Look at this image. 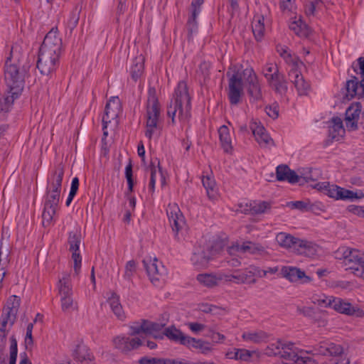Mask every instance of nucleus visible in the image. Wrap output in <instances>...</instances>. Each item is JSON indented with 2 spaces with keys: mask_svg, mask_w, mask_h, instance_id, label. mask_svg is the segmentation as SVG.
<instances>
[{
  "mask_svg": "<svg viewBox=\"0 0 364 364\" xmlns=\"http://www.w3.org/2000/svg\"><path fill=\"white\" fill-rule=\"evenodd\" d=\"M57 287L60 297L73 295L70 274L63 273L62 277L59 279Z\"/></svg>",
  "mask_w": 364,
  "mask_h": 364,
  "instance_id": "37998d69",
  "label": "nucleus"
},
{
  "mask_svg": "<svg viewBox=\"0 0 364 364\" xmlns=\"http://www.w3.org/2000/svg\"><path fill=\"white\" fill-rule=\"evenodd\" d=\"M202 183L206 190L208 198L211 200H217L219 198V193L215 180L209 176H203Z\"/></svg>",
  "mask_w": 364,
  "mask_h": 364,
  "instance_id": "c03bdc74",
  "label": "nucleus"
},
{
  "mask_svg": "<svg viewBox=\"0 0 364 364\" xmlns=\"http://www.w3.org/2000/svg\"><path fill=\"white\" fill-rule=\"evenodd\" d=\"M113 344L119 350L128 353L143 346V340L138 336H118L113 339Z\"/></svg>",
  "mask_w": 364,
  "mask_h": 364,
  "instance_id": "a211bd4d",
  "label": "nucleus"
},
{
  "mask_svg": "<svg viewBox=\"0 0 364 364\" xmlns=\"http://www.w3.org/2000/svg\"><path fill=\"white\" fill-rule=\"evenodd\" d=\"M191 96L188 87L184 81L178 82L175 90L174 96L168 107L167 114L171 117L172 122H176V118L185 122L190 117Z\"/></svg>",
  "mask_w": 364,
  "mask_h": 364,
  "instance_id": "7ed1b4c3",
  "label": "nucleus"
},
{
  "mask_svg": "<svg viewBox=\"0 0 364 364\" xmlns=\"http://www.w3.org/2000/svg\"><path fill=\"white\" fill-rule=\"evenodd\" d=\"M287 206L291 209H297L301 211H306L309 209V203L302 200L291 201L287 203Z\"/></svg>",
  "mask_w": 364,
  "mask_h": 364,
  "instance_id": "680f3d73",
  "label": "nucleus"
},
{
  "mask_svg": "<svg viewBox=\"0 0 364 364\" xmlns=\"http://www.w3.org/2000/svg\"><path fill=\"white\" fill-rule=\"evenodd\" d=\"M186 347L188 348H193L198 350L200 353L207 355L212 352L213 348V345L202 339H197L193 337L189 338Z\"/></svg>",
  "mask_w": 364,
  "mask_h": 364,
  "instance_id": "a19ab883",
  "label": "nucleus"
},
{
  "mask_svg": "<svg viewBox=\"0 0 364 364\" xmlns=\"http://www.w3.org/2000/svg\"><path fill=\"white\" fill-rule=\"evenodd\" d=\"M267 26L268 20L263 15H255L252 21V29L254 36L257 41L262 40Z\"/></svg>",
  "mask_w": 364,
  "mask_h": 364,
  "instance_id": "c85d7f7f",
  "label": "nucleus"
},
{
  "mask_svg": "<svg viewBox=\"0 0 364 364\" xmlns=\"http://www.w3.org/2000/svg\"><path fill=\"white\" fill-rule=\"evenodd\" d=\"M166 213L173 231L177 234L186 226L185 219L180 208L176 203L169 204Z\"/></svg>",
  "mask_w": 364,
  "mask_h": 364,
  "instance_id": "6ab92c4d",
  "label": "nucleus"
},
{
  "mask_svg": "<svg viewBox=\"0 0 364 364\" xmlns=\"http://www.w3.org/2000/svg\"><path fill=\"white\" fill-rule=\"evenodd\" d=\"M143 263L152 284L159 286L166 279V269L165 267L156 258L144 259Z\"/></svg>",
  "mask_w": 364,
  "mask_h": 364,
  "instance_id": "9b49d317",
  "label": "nucleus"
},
{
  "mask_svg": "<svg viewBox=\"0 0 364 364\" xmlns=\"http://www.w3.org/2000/svg\"><path fill=\"white\" fill-rule=\"evenodd\" d=\"M144 58L141 55L137 56L133 60L130 67V74L133 80H137L143 73Z\"/></svg>",
  "mask_w": 364,
  "mask_h": 364,
  "instance_id": "09e8293b",
  "label": "nucleus"
},
{
  "mask_svg": "<svg viewBox=\"0 0 364 364\" xmlns=\"http://www.w3.org/2000/svg\"><path fill=\"white\" fill-rule=\"evenodd\" d=\"M13 326L0 321V364H4L7 335Z\"/></svg>",
  "mask_w": 364,
  "mask_h": 364,
  "instance_id": "79ce46f5",
  "label": "nucleus"
},
{
  "mask_svg": "<svg viewBox=\"0 0 364 364\" xmlns=\"http://www.w3.org/2000/svg\"><path fill=\"white\" fill-rule=\"evenodd\" d=\"M25 54L21 45L14 44L6 58L4 66V79L8 87L22 91L24 84L26 68L23 65Z\"/></svg>",
  "mask_w": 364,
  "mask_h": 364,
  "instance_id": "f257e3e1",
  "label": "nucleus"
},
{
  "mask_svg": "<svg viewBox=\"0 0 364 364\" xmlns=\"http://www.w3.org/2000/svg\"><path fill=\"white\" fill-rule=\"evenodd\" d=\"M264 354L267 356H279L284 363L277 364H317L308 352L299 349L294 343L277 341L267 346Z\"/></svg>",
  "mask_w": 364,
  "mask_h": 364,
  "instance_id": "f03ea898",
  "label": "nucleus"
},
{
  "mask_svg": "<svg viewBox=\"0 0 364 364\" xmlns=\"http://www.w3.org/2000/svg\"><path fill=\"white\" fill-rule=\"evenodd\" d=\"M107 302L112 313L117 318V319L124 321L126 318V315L120 303L119 297L117 294L111 293V296L107 299Z\"/></svg>",
  "mask_w": 364,
  "mask_h": 364,
  "instance_id": "58836bf2",
  "label": "nucleus"
},
{
  "mask_svg": "<svg viewBox=\"0 0 364 364\" xmlns=\"http://www.w3.org/2000/svg\"><path fill=\"white\" fill-rule=\"evenodd\" d=\"M329 136L336 141L343 139L346 129L343 127V121L339 117H333L328 127Z\"/></svg>",
  "mask_w": 364,
  "mask_h": 364,
  "instance_id": "2f4dec72",
  "label": "nucleus"
},
{
  "mask_svg": "<svg viewBox=\"0 0 364 364\" xmlns=\"http://www.w3.org/2000/svg\"><path fill=\"white\" fill-rule=\"evenodd\" d=\"M338 252L342 255L346 269L350 270L355 277L364 279V253L350 247H342Z\"/></svg>",
  "mask_w": 364,
  "mask_h": 364,
  "instance_id": "423d86ee",
  "label": "nucleus"
},
{
  "mask_svg": "<svg viewBox=\"0 0 364 364\" xmlns=\"http://www.w3.org/2000/svg\"><path fill=\"white\" fill-rule=\"evenodd\" d=\"M81 242V234L79 231H72L69 234V250L72 252L73 260L74 274L77 276L80 272L82 258L79 252V247Z\"/></svg>",
  "mask_w": 364,
  "mask_h": 364,
  "instance_id": "dca6fc26",
  "label": "nucleus"
},
{
  "mask_svg": "<svg viewBox=\"0 0 364 364\" xmlns=\"http://www.w3.org/2000/svg\"><path fill=\"white\" fill-rule=\"evenodd\" d=\"M354 71L360 75L361 80L354 77L346 82V97L353 98L354 97H361L364 96V57L358 59L357 63L353 65Z\"/></svg>",
  "mask_w": 364,
  "mask_h": 364,
  "instance_id": "6e6552de",
  "label": "nucleus"
},
{
  "mask_svg": "<svg viewBox=\"0 0 364 364\" xmlns=\"http://www.w3.org/2000/svg\"><path fill=\"white\" fill-rule=\"evenodd\" d=\"M9 91L4 95L0 100V110L8 112L11 107L14 100L17 99L21 93V91L16 92V89L8 87Z\"/></svg>",
  "mask_w": 364,
  "mask_h": 364,
  "instance_id": "e433bc0d",
  "label": "nucleus"
},
{
  "mask_svg": "<svg viewBox=\"0 0 364 364\" xmlns=\"http://www.w3.org/2000/svg\"><path fill=\"white\" fill-rule=\"evenodd\" d=\"M200 309L204 313H210L213 314H221L222 312L224 311L223 309L209 304H202L200 306Z\"/></svg>",
  "mask_w": 364,
  "mask_h": 364,
  "instance_id": "052dcab7",
  "label": "nucleus"
},
{
  "mask_svg": "<svg viewBox=\"0 0 364 364\" xmlns=\"http://www.w3.org/2000/svg\"><path fill=\"white\" fill-rule=\"evenodd\" d=\"M280 275L289 280L290 282H297L302 280V282L307 283L311 281L309 277L300 269L291 266H283L280 269Z\"/></svg>",
  "mask_w": 364,
  "mask_h": 364,
  "instance_id": "393cba45",
  "label": "nucleus"
},
{
  "mask_svg": "<svg viewBox=\"0 0 364 364\" xmlns=\"http://www.w3.org/2000/svg\"><path fill=\"white\" fill-rule=\"evenodd\" d=\"M269 86L277 93L284 94L287 91V82L283 74L279 72L267 80Z\"/></svg>",
  "mask_w": 364,
  "mask_h": 364,
  "instance_id": "72a5a7b5",
  "label": "nucleus"
},
{
  "mask_svg": "<svg viewBox=\"0 0 364 364\" xmlns=\"http://www.w3.org/2000/svg\"><path fill=\"white\" fill-rule=\"evenodd\" d=\"M315 354L337 357L343 353V348L330 342H322L314 348Z\"/></svg>",
  "mask_w": 364,
  "mask_h": 364,
  "instance_id": "cd10ccee",
  "label": "nucleus"
},
{
  "mask_svg": "<svg viewBox=\"0 0 364 364\" xmlns=\"http://www.w3.org/2000/svg\"><path fill=\"white\" fill-rule=\"evenodd\" d=\"M250 129L255 136V140L262 148H267L274 146V141L265 130L264 127L256 121L250 124Z\"/></svg>",
  "mask_w": 364,
  "mask_h": 364,
  "instance_id": "4be33fe9",
  "label": "nucleus"
},
{
  "mask_svg": "<svg viewBox=\"0 0 364 364\" xmlns=\"http://www.w3.org/2000/svg\"><path fill=\"white\" fill-rule=\"evenodd\" d=\"M161 109L158 102L156 90L150 87L148 90L146 112L145 114V136L149 139L161 129Z\"/></svg>",
  "mask_w": 364,
  "mask_h": 364,
  "instance_id": "20e7f679",
  "label": "nucleus"
},
{
  "mask_svg": "<svg viewBox=\"0 0 364 364\" xmlns=\"http://www.w3.org/2000/svg\"><path fill=\"white\" fill-rule=\"evenodd\" d=\"M244 82L247 84V92L255 100L262 98V90L257 77L252 68H247L242 70Z\"/></svg>",
  "mask_w": 364,
  "mask_h": 364,
  "instance_id": "f3484780",
  "label": "nucleus"
},
{
  "mask_svg": "<svg viewBox=\"0 0 364 364\" xmlns=\"http://www.w3.org/2000/svg\"><path fill=\"white\" fill-rule=\"evenodd\" d=\"M60 54L39 49L37 68L42 75H49L56 70Z\"/></svg>",
  "mask_w": 364,
  "mask_h": 364,
  "instance_id": "9d476101",
  "label": "nucleus"
},
{
  "mask_svg": "<svg viewBox=\"0 0 364 364\" xmlns=\"http://www.w3.org/2000/svg\"><path fill=\"white\" fill-rule=\"evenodd\" d=\"M150 173V180L149 183V191L152 194L155 191V185L156 181H159L161 186L163 187L166 185V178L162 173L160 167V163L157 159L151 161L150 166L148 168Z\"/></svg>",
  "mask_w": 364,
  "mask_h": 364,
  "instance_id": "b1692460",
  "label": "nucleus"
},
{
  "mask_svg": "<svg viewBox=\"0 0 364 364\" xmlns=\"http://www.w3.org/2000/svg\"><path fill=\"white\" fill-rule=\"evenodd\" d=\"M267 334L262 330H253L243 332L242 339L246 342L260 343L267 339Z\"/></svg>",
  "mask_w": 364,
  "mask_h": 364,
  "instance_id": "a18cd8bd",
  "label": "nucleus"
},
{
  "mask_svg": "<svg viewBox=\"0 0 364 364\" xmlns=\"http://www.w3.org/2000/svg\"><path fill=\"white\" fill-rule=\"evenodd\" d=\"M60 306L63 312L75 311L77 309V304L73 298V295L60 297Z\"/></svg>",
  "mask_w": 364,
  "mask_h": 364,
  "instance_id": "3c124183",
  "label": "nucleus"
},
{
  "mask_svg": "<svg viewBox=\"0 0 364 364\" xmlns=\"http://www.w3.org/2000/svg\"><path fill=\"white\" fill-rule=\"evenodd\" d=\"M276 241L278 245L285 249L291 250L293 252L296 247L298 237H295L291 234L281 232L276 235Z\"/></svg>",
  "mask_w": 364,
  "mask_h": 364,
  "instance_id": "ea45409f",
  "label": "nucleus"
},
{
  "mask_svg": "<svg viewBox=\"0 0 364 364\" xmlns=\"http://www.w3.org/2000/svg\"><path fill=\"white\" fill-rule=\"evenodd\" d=\"M196 279L201 285L213 288L221 282L220 272L200 274L197 276Z\"/></svg>",
  "mask_w": 364,
  "mask_h": 364,
  "instance_id": "c9c22d12",
  "label": "nucleus"
},
{
  "mask_svg": "<svg viewBox=\"0 0 364 364\" xmlns=\"http://www.w3.org/2000/svg\"><path fill=\"white\" fill-rule=\"evenodd\" d=\"M165 336L171 341L186 346L190 336L184 334L180 329L171 326L164 329Z\"/></svg>",
  "mask_w": 364,
  "mask_h": 364,
  "instance_id": "473e14b6",
  "label": "nucleus"
},
{
  "mask_svg": "<svg viewBox=\"0 0 364 364\" xmlns=\"http://www.w3.org/2000/svg\"><path fill=\"white\" fill-rule=\"evenodd\" d=\"M277 73H279V69L277 65L274 63H267L262 70V73L266 80H268L269 77L276 75Z\"/></svg>",
  "mask_w": 364,
  "mask_h": 364,
  "instance_id": "13d9d810",
  "label": "nucleus"
},
{
  "mask_svg": "<svg viewBox=\"0 0 364 364\" xmlns=\"http://www.w3.org/2000/svg\"><path fill=\"white\" fill-rule=\"evenodd\" d=\"M316 173H318V170H313L311 168L304 169L303 171H301L299 174V183H301V179H303L305 182L316 181L315 176Z\"/></svg>",
  "mask_w": 364,
  "mask_h": 364,
  "instance_id": "5fc2aeb1",
  "label": "nucleus"
},
{
  "mask_svg": "<svg viewBox=\"0 0 364 364\" xmlns=\"http://www.w3.org/2000/svg\"><path fill=\"white\" fill-rule=\"evenodd\" d=\"M277 179L279 181H288L294 184L299 183V176L294 171L291 170L287 165H279L276 168Z\"/></svg>",
  "mask_w": 364,
  "mask_h": 364,
  "instance_id": "c756f323",
  "label": "nucleus"
},
{
  "mask_svg": "<svg viewBox=\"0 0 364 364\" xmlns=\"http://www.w3.org/2000/svg\"><path fill=\"white\" fill-rule=\"evenodd\" d=\"M220 144L224 151L230 153L232 150V139L229 129L227 126L223 125L218 129Z\"/></svg>",
  "mask_w": 364,
  "mask_h": 364,
  "instance_id": "49530a36",
  "label": "nucleus"
},
{
  "mask_svg": "<svg viewBox=\"0 0 364 364\" xmlns=\"http://www.w3.org/2000/svg\"><path fill=\"white\" fill-rule=\"evenodd\" d=\"M314 303H316V301H314ZM316 303L319 306L331 307L341 314L348 316L354 315L356 312H358L357 315L358 316L363 314V311L358 309H356L350 303L345 301L341 298L323 296V298L317 299Z\"/></svg>",
  "mask_w": 364,
  "mask_h": 364,
  "instance_id": "1a4fd4ad",
  "label": "nucleus"
},
{
  "mask_svg": "<svg viewBox=\"0 0 364 364\" xmlns=\"http://www.w3.org/2000/svg\"><path fill=\"white\" fill-rule=\"evenodd\" d=\"M240 277L241 284H254L256 280L253 278L251 267L245 269H240Z\"/></svg>",
  "mask_w": 364,
  "mask_h": 364,
  "instance_id": "864d4df0",
  "label": "nucleus"
},
{
  "mask_svg": "<svg viewBox=\"0 0 364 364\" xmlns=\"http://www.w3.org/2000/svg\"><path fill=\"white\" fill-rule=\"evenodd\" d=\"M221 282L226 283H234L240 284V269L233 270L230 272H220Z\"/></svg>",
  "mask_w": 364,
  "mask_h": 364,
  "instance_id": "8fccbe9b",
  "label": "nucleus"
},
{
  "mask_svg": "<svg viewBox=\"0 0 364 364\" xmlns=\"http://www.w3.org/2000/svg\"><path fill=\"white\" fill-rule=\"evenodd\" d=\"M242 72L233 74L228 82V98L231 105H237L241 100L243 92Z\"/></svg>",
  "mask_w": 364,
  "mask_h": 364,
  "instance_id": "ddd939ff",
  "label": "nucleus"
},
{
  "mask_svg": "<svg viewBox=\"0 0 364 364\" xmlns=\"http://www.w3.org/2000/svg\"><path fill=\"white\" fill-rule=\"evenodd\" d=\"M259 358V353L256 350H249L247 349H237L235 353V358L237 360L243 361H250L252 358Z\"/></svg>",
  "mask_w": 364,
  "mask_h": 364,
  "instance_id": "603ef678",
  "label": "nucleus"
},
{
  "mask_svg": "<svg viewBox=\"0 0 364 364\" xmlns=\"http://www.w3.org/2000/svg\"><path fill=\"white\" fill-rule=\"evenodd\" d=\"M186 325L188 326V328L191 330V332L196 334L200 333L207 328V326H205V324L198 322H188Z\"/></svg>",
  "mask_w": 364,
  "mask_h": 364,
  "instance_id": "69168bd1",
  "label": "nucleus"
},
{
  "mask_svg": "<svg viewBox=\"0 0 364 364\" xmlns=\"http://www.w3.org/2000/svg\"><path fill=\"white\" fill-rule=\"evenodd\" d=\"M62 40L59 37L57 29H51L45 36L40 49L48 52L61 53Z\"/></svg>",
  "mask_w": 364,
  "mask_h": 364,
  "instance_id": "412c9836",
  "label": "nucleus"
},
{
  "mask_svg": "<svg viewBox=\"0 0 364 364\" xmlns=\"http://www.w3.org/2000/svg\"><path fill=\"white\" fill-rule=\"evenodd\" d=\"M17 341L14 336H11L10 338V358H9V364H16V358H17Z\"/></svg>",
  "mask_w": 364,
  "mask_h": 364,
  "instance_id": "6e6d98bb",
  "label": "nucleus"
},
{
  "mask_svg": "<svg viewBox=\"0 0 364 364\" xmlns=\"http://www.w3.org/2000/svg\"><path fill=\"white\" fill-rule=\"evenodd\" d=\"M289 28L297 36L303 38L308 37L311 33L310 28L303 22L300 17L295 16L289 23Z\"/></svg>",
  "mask_w": 364,
  "mask_h": 364,
  "instance_id": "4c0bfd02",
  "label": "nucleus"
},
{
  "mask_svg": "<svg viewBox=\"0 0 364 364\" xmlns=\"http://www.w3.org/2000/svg\"><path fill=\"white\" fill-rule=\"evenodd\" d=\"M73 356L81 364H95V358L86 346L78 345Z\"/></svg>",
  "mask_w": 364,
  "mask_h": 364,
  "instance_id": "f704fd0d",
  "label": "nucleus"
},
{
  "mask_svg": "<svg viewBox=\"0 0 364 364\" xmlns=\"http://www.w3.org/2000/svg\"><path fill=\"white\" fill-rule=\"evenodd\" d=\"M228 252L230 255H238L245 252L259 256L268 255L267 250L264 246L259 243L250 241L244 242L242 245L238 243L234 244L228 247Z\"/></svg>",
  "mask_w": 364,
  "mask_h": 364,
  "instance_id": "4468645a",
  "label": "nucleus"
},
{
  "mask_svg": "<svg viewBox=\"0 0 364 364\" xmlns=\"http://www.w3.org/2000/svg\"><path fill=\"white\" fill-rule=\"evenodd\" d=\"M277 50L284 60L288 63H293L294 58L291 54L290 50L284 46H279L277 47Z\"/></svg>",
  "mask_w": 364,
  "mask_h": 364,
  "instance_id": "4d7b16f0",
  "label": "nucleus"
},
{
  "mask_svg": "<svg viewBox=\"0 0 364 364\" xmlns=\"http://www.w3.org/2000/svg\"><path fill=\"white\" fill-rule=\"evenodd\" d=\"M270 209V204L265 201H251L242 203L239 205V211L245 214L257 215L266 213Z\"/></svg>",
  "mask_w": 364,
  "mask_h": 364,
  "instance_id": "a878e982",
  "label": "nucleus"
},
{
  "mask_svg": "<svg viewBox=\"0 0 364 364\" xmlns=\"http://www.w3.org/2000/svg\"><path fill=\"white\" fill-rule=\"evenodd\" d=\"M318 250V245L313 242L299 238L294 252L306 257H312L317 253Z\"/></svg>",
  "mask_w": 364,
  "mask_h": 364,
  "instance_id": "7c9ffc66",
  "label": "nucleus"
},
{
  "mask_svg": "<svg viewBox=\"0 0 364 364\" xmlns=\"http://www.w3.org/2000/svg\"><path fill=\"white\" fill-rule=\"evenodd\" d=\"M136 264L134 260H130L127 262L125 266L124 277L129 279L136 272Z\"/></svg>",
  "mask_w": 364,
  "mask_h": 364,
  "instance_id": "338daca9",
  "label": "nucleus"
},
{
  "mask_svg": "<svg viewBox=\"0 0 364 364\" xmlns=\"http://www.w3.org/2000/svg\"><path fill=\"white\" fill-rule=\"evenodd\" d=\"M318 5L312 1L308 2L305 6V14L307 16H314L316 14V9Z\"/></svg>",
  "mask_w": 364,
  "mask_h": 364,
  "instance_id": "774afa93",
  "label": "nucleus"
},
{
  "mask_svg": "<svg viewBox=\"0 0 364 364\" xmlns=\"http://www.w3.org/2000/svg\"><path fill=\"white\" fill-rule=\"evenodd\" d=\"M361 110L362 105L360 103H353L346 109L345 124L348 131L352 132L358 129Z\"/></svg>",
  "mask_w": 364,
  "mask_h": 364,
  "instance_id": "5701e85b",
  "label": "nucleus"
},
{
  "mask_svg": "<svg viewBox=\"0 0 364 364\" xmlns=\"http://www.w3.org/2000/svg\"><path fill=\"white\" fill-rule=\"evenodd\" d=\"M218 245L213 247L209 246L206 248L201 247H195L191 260L192 264L197 268L206 267L209 262L216 257L218 254Z\"/></svg>",
  "mask_w": 364,
  "mask_h": 364,
  "instance_id": "f8f14e48",
  "label": "nucleus"
},
{
  "mask_svg": "<svg viewBox=\"0 0 364 364\" xmlns=\"http://www.w3.org/2000/svg\"><path fill=\"white\" fill-rule=\"evenodd\" d=\"M21 304L19 296L12 295L9 296L2 310L0 321L14 326L16 321V316Z\"/></svg>",
  "mask_w": 364,
  "mask_h": 364,
  "instance_id": "2eb2a0df",
  "label": "nucleus"
},
{
  "mask_svg": "<svg viewBox=\"0 0 364 364\" xmlns=\"http://www.w3.org/2000/svg\"><path fill=\"white\" fill-rule=\"evenodd\" d=\"M121 112V102L117 97H112L106 104L105 112L102 117L103 129L112 120L117 118Z\"/></svg>",
  "mask_w": 364,
  "mask_h": 364,
  "instance_id": "aec40b11",
  "label": "nucleus"
},
{
  "mask_svg": "<svg viewBox=\"0 0 364 364\" xmlns=\"http://www.w3.org/2000/svg\"><path fill=\"white\" fill-rule=\"evenodd\" d=\"M280 8L284 13H291L296 9L294 0H281Z\"/></svg>",
  "mask_w": 364,
  "mask_h": 364,
  "instance_id": "e2e57ef3",
  "label": "nucleus"
},
{
  "mask_svg": "<svg viewBox=\"0 0 364 364\" xmlns=\"http://www.w3.org/2000/svg\"><path fill=\"white\" fill-rule=\"evenodd\" d=\"M63 176V166L62 164L55 166L48 178L45 199L46 202L58 205L60 198Z\"/></svg>",
  "mask_w": 364,
  "mask_h": 364,
  "instance_id": "0eeeda50",
  "label": "nucleus"
},
{
  "mask_svg": "<svg viewBox=\"0 0 364 364\" xmlns=\"http://www.w3.org/2000/svg\"><path fill=\"white\" fill-rule=\"evenodd\" d=\"M58 207V205L45 201L44 209L42 213V223L43 226L46 227L52 224Z\"/></svg>",
  "mask_w": 364,
  "mask_h": 364,
  "instance_id": "de8ad7c7",
  "label": "nucleus"
},
{
  "mask_svg": "<svg viewBox=\"0 0 364 364\" xmlns=\"http://www.w3.org/2000/svg\"><path fill=\"white\" fill-rule=\"evenodd\" d=\"M312 187L323 192L328 197L335 200H358L364 198L362 191H350L340 187L336 184H331L329 182H318L312 185Z\"/></svg>",
  "mask_w": 364,
  "mask_h": 364,
  "instance_id": "39448f33",
  "label": "nucleus"
},
{
  "mask_svg": "<svg viewBox=\"0 0 364 364\" xmlns=\"http://www.w3.org/2000/svg\"><path fill=\"white\" fill-rule=\"evenodd\" d=\"M200 11L199 10H193L192 11V16L188 19L187 26L188 31L191 34H193V33L196 32L198 26H197V22H196V18L198 15L199 14Z\"/></svg>",
  "mask_w": 364,
  "mask_h": 364,
  "instance_id": "bf43d9fd",
  "label": "nucleus"
},
{
  "mask_svg": "<svg viewBox=\"0 0 364 364\" xmlns=\"http://www.w3.org/2000/svg\"><path fill=\"white\" fill-rule=\"evenodd\" d=\"M130 328V336L132 337H140L143 338L141 336V333H143L142 331V327L141 324L140 320L136 322H134L132 323V325L129 327Z\"/></svg>",
  "mask_w": 364,
  "mask_h": 364,
  "instance_id": "0e129e2a",
  "label": "nucleus"
},
{
  "mask_svg": "<svg viewBox=\"0 0 364 364\" xmlns=\"http://www.w3.org/2000/svg\"><path fill=\"white\" fill-rule=\"evenodd\" d=\"M289 78L294 83L299 95H306L309 90L310 85L309 82H306L301 74L297 70L296 65H293L292 68L289 71Z\"/></svg>",
  "mask_w": 364,
  "mask_h": 364,
  "instance_id": "bb28decb",
  "label": "nucleus"
}]
</instances>
